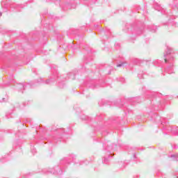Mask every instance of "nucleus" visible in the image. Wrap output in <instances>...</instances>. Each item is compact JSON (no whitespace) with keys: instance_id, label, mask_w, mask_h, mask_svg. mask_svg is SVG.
Returning <instances> with one entry per match:
<instances>
[{"instance_id":"f257e3e1","label":"nucleus","mask_w":178,"mask_h":178,"mask_svg":"<svg viewBox=\"0 0 178 178\" xmlns=\"http://www.w3.org/2000/svg\"><path fill=\"white\" fill-rule=\"evenodd\" d=\"M33 84L27 83L26 85H23V83H19L17 86V89L18 91H22V90H27V88H31Z\"/></svg>"},{"instance_id":"f03ea898","label":"nucleus","mask_w":178,"mask_h":178,"mask_svg":"<svg viewBox=\"0 0 178 178\" xmlns=\"http://www.w3.org/2000/svg\"><path fill=\"white\" fill-rule=\"evenodd\" d=\"M74 8H76V6H72V4L70 3H66L63 6V10H67V9H72V8L74 9Z\"/></svg>"},{"instance_id":"7ed1b4c3","label":"nucleus","mask_w":178,"mask_h":178,"mask_svg":"<svg viewBox=\"0 0 178 178\" xmlns=\"http://www.w3.org/2000/svg\"><path fill=\"white\" fill-rule=\"evenodd\" d=\"M172 66L173 65H170L166 68L165 72L168 73V74H172V73H173V69L172 68Z\"/></svg>"},{"instance_id":"20e7f679","label":"nucleus","mask_w":178,"mask_h":178,"mask_svg":"<svg viewBox=\"0 0 178 178\" xmlns=\"http://www.w3.org/2000/svg\"><path fill=\"white\" fill-rule=\"evenodd\" d=\"M56 80V77H51L50 79H47L45 81V84H52L54 81Z\"/></svg>"},{"instance_id":"39448f33","label":"nucleus","mask_w":178,"mask_h":178,"mask_svg":"<svg viewBox=\"0 0 178 178\" xmlns=\"http://www.w3.org/2000/svg\"><path fill=\"white\" fill-rule=\"evenodd\" d=\"M170 54H172V49L169 46H167V51L164 54L165 58H166L167 55H170Z\"/></svg>"},{"instance_id":"423d86ee","label":"nucleus","mask_w":178,"mask_h":178,"mask_svg":"<svg viewBox=\"0 0 178 178\" xmlns=\"http://www.w3.org/2000/svg\"><path fill=\"white\" fill-rule=\"evenodd\" d=\"M171 131H172V133H173L175 134V136H178L177 127L171 128Z\"/></svg>"},{"instance_id":"0eeeda50","label":"nucleus","mask_w":178,"mask_h":178,"mask_svg":"<svg viewBox=\"0 0 178 178\" xmlns=\"http://www.w3.org/2000/svg\"><path fill=\"white\" fill-rule=\"evenodd\" d=\"M148 29L152 31V33H155V31H156V26H148Z\"/></svg>"},{"instance_id":"6e6552de","label":"nucleus","mask_w":178,"mask_h":178,"mask_svg":"<svg viewBox=\"0 0 178 178\" xmlns=\"http://www.w3.org/2000/svg\"><path fill=\"white\" fill-rule=\"evenodd\" d=\"M58 169H59V167H56L55 168V171H50V172H51V173H53L54 175H55V173L60 175V171L58 172Z\"/></svg>"},{"instance_id":"1a4fd4ad","label":"nucleus","mask_w":178,"mask_h":178,"mask_svg":"<svg viewBox=\"0 0 178 178\" xmlns=\"http://www.w3.org/2000/svg\"><path fill=\"white\" fill-rule=\"evenodd\" d=\"M68 79H72V80H74V79H76V76H75L74 74L70 73V74H68Z\"/></svg>"},{"instance_id":"9d476101","label":"nucleus","mask_w":178,"mask_h":178,"mask_svg":"<svg viewBox=\"0 0 178 178\" xmlns=\"http://www.w3.org/2000/svg\"><path fill=\"white\" fill-rule=\"evenodd\" d=\"M171 158H175L174 161H178V154L171 155Z\"/></svg>"},{"instance_id":"9b49d317","label":"nucleus","mask_w":178,"mask_h":178,"mask_svg":"<svg viewBox=\"0 0 178 178\" xmlns=\"http://www.w3.org/2000/svg\"><path fill=\"white\" fill-rule=\"evenodd\" d=\"M103 162L104 163H105L106 165H108V162H109V159L106 157H104V160H103Z\"/></svg>"},{"instance_id":"f8f14e48","label":"nucleus","mask_w":178,"mask_h":178,"mask_svg":"<svg viewBox=\"0 0 178 178\" xmlns=\"http://www.w3.org/2000/svg\"><path fill=\"white\" fill-rule=\"evenodd\" d=\"M134 101H137L138 104H140V102H141V101H140V97L134 98Z\"/></svg>"},{"instance_id":"ddd939ff","label":"nucleus","mask_w":178,"mask_h":178,"mask_svg":"<svg viewBox=\"0 0 178 178\" xmlns=\"http://www.w3.org/2000/svg\"><path fill=\"white\" fill-rule=\"evenodd\" d=\"M124 66V63H122L120 64L117 65V67H122Z\"/></svg>"},{"instance_id":"4468645a","label":"nucleus","mask_w":178,"mask_h":178,"mask_svg":"<svg viewBox=\"0 0 178 178\" xmlns=\"http://www.w3.org/2000/svg\"><path fill=\"white\" fill-rule=\"evenodd\" d=\"M63 86H64V83H62V85L59 84L58 87H60V88H63Z\"/></svg>"},{"instance_id":"2eb2a0df","label":"nucleus","mask_w":178,"mask_h":178,"mask_svg":"<svg viewBox=\"0 0 178 178\" xmlns=\"http://www.w3.org/2000/svg\"><path fill=\"white\" fill-rule=\"evenodd\" d=\"M138 77L139 79H143V76H141V74H138Z\"/></svg>"},{"instance_id":"dca6fc26","label":"nucleus","mask_w":178,"mask_h":178,"mask_svg":"<svg viewBox=\"0 0 178 178\" xmlns=\"http://www.w3.org/2000/svg\"><path fill=\"white\" fill-rule=\"evenodd\" d=\"M31 152H32V154H34V152H35V149H31Z\"/></svg>"},{"instance_id":"f3484780","label":"nucleus","mask_w":178,"mask_h":178,"mask_svg":"<svg viewBox=\"0 0 178 178\" xmlns=\"http://www.w3.org/2000/svg\"><path fill=\"white\" fill-rule=\"evenodd\" d=\"M165 63H168V58H165Z\"/></svg>"},{"instance_id":"a211bd4d","label":"nucleus","mask_w":178,"mask_h":178,"mask_svg":"<svg viewBox=\"0 0 178 178\" xmlns=\"http://www.w3.org/2000/svg\"><path fill=\"white\" fill-rule=\"evenodd\" d=\"M107 151H109V147L106 148Z\"/></svg>"},{"instance_id":"6ab92c4d","label":"nucleus","mask_w":178,"mask_h":178,"mask_svg":"<svg viewBox=\"0 0 178 178\" xmlns=\"http://www.w3.org/2000/svg\"><path fill=\"white\" fill-rule=\"evenodd\" d=\"M1 16H2V13L0 12V17H1Z\"/></svg>"},{"instance_id":"aec40b11","label":"nucleus","mask_w":178,"mask_h":178,"mask_svg":"<svg viewBox=\"0 0 178 178\" xmlns=\"http://www.w3.org/2000/svg\"><path fill=\"white\" fill-rule=\"evenodd\" d=\"M16 9H17V10H18V11H19V9L17 8V7H16Z\"/></svg>"},{"instance_id":"412c9836","label":"nucleus","mask_w":178,"mask_h":178,"mask_svg":"<svg viewBox=\"0 0 178 178\" xmlns=\"http://www.w3.org/2000/svg\"><path fill=\"white\" fill-rule=\"evenodd\" d=\"M3 101L5 102V98H3Z\"/></svg>"},{"instance_id":"4be33fe9","label":"nucleus","mask_w":178,"mask_h":178,"mask_svg":"<svg viewBox=\"0 0 178 178\" xmlns=\"http://www.w3.org/2000/svg\"><path fill=\"white\" fill-rule=\"evenodd\" d=\"M108 74H111V72H108Z\"/></svg>"},{"instance_id":"5701e85b","label":"nucleus","mask_w":178,"mask_h":178,"mask_svg":"<svg viewBox=\"0 0 178 178\" xmlns=\"http://www.w3.org/2000/svg\"><path fill=\"white\" fill-rule=\"evenodd\" d=\"M6 84H9V82H7Z\"/></svg>"},{"instance_id":"b1692460","label":"nucleus","mask_w":178,"mask_h":178,"mask_svg":"<svg viewBox=\"0 0 178 178\" xmlns=\"http://www.w3.org/2000/svg\"><path fill=\"white\" fill-rule=\"evenodd\" d=\"M93 88H95V86H94Z\"/></svg>"}]
</instances>
